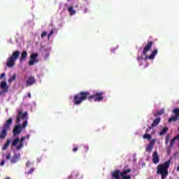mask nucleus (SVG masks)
Listing matches in <instances>:
<instances>
[{"label":"nucleus","mask_w":179,"mask_h":179,"mask_svg":"<svg viewBox=\"0 0 179 179\" xmlns=\"http://www.w3.org/2000/svg\"><path fill=\"white\" fill-rule=\"evenodd\" d=\"M0 166H1V167L3 166H5V160L3 159V160L1 162Z\"/></svg>","instance_id":"obj_35"},{"label":"nucleus","mask_w":179,"mask_h":179,"mask_svg":"<svg viewBox=\"0 0 179 179\" xmlns=\"http://www.w3.org/2000/svg\"><path fill=\"white\" fill-rule=\"evenodd\" d=\"M79 148H78V147H76V148H74L73 149V152H78V150Z\"/></svg>","instance_id":"obj_38"},{"label":"nucleus","mask_w":179,"mask_h":179,"mask_svg":"<svg viewBox=\"0 0 179 179\" xmlns=\"http://www.w3.org/2000/svg\"><path fill=\"white\" fill-rule=\"evenodd\" d=\"M37 57H38V54H37V53H32L30 55V60L29 62V65L33 66V65H34V62H38Z\"/></svg>","instance_id":"obj_8"},{"label":"nucleus","mask_w":179,"mask_h":179,"mask_svg":"<svg viewBox=\"0 0 179 179\" xmlns=\"http://www.w3.org/2000/svg\"><path fill=\"white\" fill-rule=\"evenodd\" d=\"M27 112H24L23 113L22 110H19L17 118H16V124L20 123V120H27Z\"/></svg>","instance_id":"obj_6"},{"label":"nucleus","mask_w":179,"mask_h":179,"mask_svg":"<svg viewBox=\"0 0 179 179\" xmlns=\"http://www.w3.org/2000/svg\"><path fill=\"white\" fill-rule=\"evenodd\" d=\"M151 129H152V127H148V128L146 129V131H145L146 134H148V132H149V131H150Z\"/></svg>","instance_id":"obj_39"},{"label":"nucleus","mask_w":179,"mask_h":179,"mask_svg":"<svg viewBox=\"0 0 179 179\" xmlns=\"http://www.w3.org/2000/svg\"><path fill=\"white\" fill-rule=\"evenodd\" d=\"M159 162H160L159 153H157V151H155L152 154V163H154V164H157Z\"/></svg>","instance_id":"obj_10"},{"label":"nucleus","mask_w":179,"mask_h":179,"mask_svg":"<svg viewBox=\"0 0 179 179\" xmlns=\"http://www.w3.org/2000/svg\"><path fill=\"white\" fill-rule=\"evenodd\" d=\"M0 89L3 92H6V93H8V91L9 90V86H8L6 82L1 81L0 83Z\"/></svg>","instance_id":"obj_12"},{"label":"nucleus","mask_w":179,"mask_h":179,"mask_svg":"<svg viewBox=\"0 0 179 179\" xmlns=\"http://www.w3.org/2000/svg\"><path fill=\"white\" fill-rule=\"evenodd\" d=\"M152 45H153L152 41L148 42L147 45L143 50V55H145V57L143 58V57L142 56L137 57V61L138 62H141V61H143V59H145V61H146L147 59H155V57H156L158 52L157 49H155L152 52V53L149 56H148V52L150 51V49L152 48Z\"/></svg>","instance_id":"obj_2"},{"label":"nucleus","mask_w":179,"mask_h":179,"mask_svg":"<svg viewBox=\"0 0 179 179\" xmlns=\"http://www.w3.org/2000/svg\"><path fill=\"white\" fill-rule=\"evenodd\" d=\"M28 97H29V99L31 98V94L29 93L28 94Z\"/></svg>","instance_id":"obj_41"},{"label":"nucleus","mask_w":179,"mask_h":179,"mask_svg":"<svg viewBox=\"0 0 179 179\" xmlns=\"http://www.w3.org/2000/svg\"><path fill=\"white\" fill-rule=\"evenodd\" d=\"M84 151L85 152H89V147L87 145L84 146Z\"/></svg>","instance_id":"obj_34"},{"label":"nucleus","mask_w":179,"mask_h":179,"mask_svg":"<svg viewBox=\"0 0 179 179\" xmlns=\"http://www.w3.org/2000/svg\"><path fill=\"white\" fill-rule=\"evenodd\" d=\"M19 57H20V52L17 50L14 51L11 56L7 59L6 65L8 68H13V66H15L16 59H18Z\"/></svg>","instance_id":"obj_4"},{"label":"nucleus","mask_w":179,"mask_h":179,"mask_svg":"<svg viewBox=\"0 0 179 179\" xmlns=\"http://www.w3.org/2000/svg\"><path fill=\"white\" fill-rule=\"evenodd\" d=\"M26 58H27V52L23 51L21 54V57L20 59V62H23V61H26Z\"/></svg>","instance_id":"obj_18"},{"label":"nucleus","mask_w":179,"mask_h":179,"mask_svg":"<svg viewBox=\"0 0 179 179\" xmlns=\"http://www.w3.org/2000/svg\"><path fill=\"white\" fill-rule=\"evenodd\" d=\"M160 121H162V118L160 117H157V119L154 120L152 124H151L152 128H155V127L159 125V124H160Z\"/></svg>","instance_id":"obj_17"},{"label":"nucleus","mask_w":179,"mask_h":179,"mask_svg":"<svg viewBox=\"0 0 179 179\" xmlns=\"http://www.w3.org/2000/svg\"><path fill=\"white\" fill-rule=\"evenodd\" d=\"M5 76H6L5 73H1L0 76V79H3V78H5Z\"/></svg>","instance_id":"obj_36"},{"label":"nucleus","mask_w":179,"mask_h":179,"mask_svg":"<svg viewBox=\"0 0 179 179\" xmlns=\"http://www.w3.org/2000/svg\"><path fill=\"white\" fill-rule=\"evenodd\" d=\"M111 176L114 179H121V177L120 176H121V171H120V169H116L111 172Z\"/></svg>","instance_id":"obj_11"},{"label":"nucleus","mask_w":179,"mask_h":179,"mask_svg":"<svg viewBox=\"0 0 179 179\" xmlns=\"http://www.w3.org/2000/svg\"><path fill=\"white\" fill-rule=\"evenodd\" d=\"M167 131H169V128H167V127H164V128L162 129V130L160 131L159 135H160L161 136H163V135H164V134H166V133L167 132Z\"/></svg>","instance_id":"obj_22"},{"label":"nucleus","mask_w":179,"mask_h":179,"mask_svg":"<svg viewBox=\"0 0 179 179\" xmlns=\"http://www.w3.org/2000/svg\"><path fill=\"white\" fill-rule=\"evenodd\" d=\"M9 146H10V140H7L2 148V150H6Z\"/></svg>","instance_id":"obj_21"},{"label":"nucleus","mask_w":179,"mask_h":179,"mask_svg":"<svg viewBox=\"0 0 179 179\" xmlns=\"http://www.w3.org/2000/svg\"><path fill=\"white\" fill-rule=\"evenodd\" d=\"M13 80H16V74H13L12 77L8 78V83H11L13 82Z\"/></svg>","instance_id":"obj_23"},{"label":"nucleus","mask_w":179,"mask_h":179,"mask_svg":"<svg viewBox=\"0 0 179 179\" xmlns=\"http://www.w3.org/2000/svg\"><path fill=\"white\" fill-rule=\"evenodd\" d=\"M176 138L173 137L171 140V142H170V144H169V146L170 148H173L174 147V144L176 143Z\"/></svg>","instance_id":"obj_25"},{"label":"nucleus","mask_w":179,"mask_h":179,"mask_svg":"<svg viewBox=\"0 0 179 179\" xmlns=\"http://www.w3.org/2000/svg\"><path fill=\"white\" fill-rule=\"evenodd\" d=\"M19 162V155H14L13 158L10 159V163L12 164H15V163H17Z\"/></svg>","instance_id":"obj_19"},{"label":"nucleus","mask_w":179,"mask_h":179,"mask_svg":"<svg viewBox=\"0 0 179 179\" xmlns=\"http://www.w3.org/2000/svg\"><path fill=\"white\" fill-rule=\"evenodd\" d=\"M8 131H9V129H5V127H3L0 133V139H5L6 138V136L8 135Z\"/></svg>","instance_id":"obj_13"},{"label":"nucleus","mask_w":179,"mask_h":179,"mask_svg":"<svg viewBox=\"0 0 179 179\" xmlns=\"http://www.w3.org/2000/svg\"><path fill=\"white\" fill-rule=\"evenodd\" d=\"M87 99L90 101H101L104 99L103 92H96L94 94L91 95L89 92H80L74 95L73 103L75 106L82 104Z\"/></svg>","instance_id":"obj_1"},{"label":"nucleus","mask_w":179,"mask_h":179,"mask_svg":"<svg viewBox=\"0 0 179 179\" xmlns=\"http://www.w3.org/2000/svg\"><path fill=\"white\" fill-rule=\"evenodd\" d=\"M155 142H156V140L153 139L152 140L149 145L146 147L147 152H152V150L153 149V146H155Z\"/></svg>","instance_id":"obj_15"},{"label":"nucleus","mask_w":179,"mask_h":179,"mask_svg":"<svg viewBox=\"0 0 179 179\" xmlns=\"http://www.w3.org/2000/svg\"><path fill=\"white\" fill-rule=\"evenodd\" d=\"M27 125H28L27 120L24 121L21 126L22 129H23V128H26Z\"/></svg>","instance_id":"obj_29"},{"label":"nucleus","mask_w":179,"mask_h":179,"mask_svg":"<svg viewBox=\"0 0 179 179\" xmlns=\"http://www.w3.org/2000/svg\"><path fill=\"white\" fill-rule=\"evenodd\" d=\"M6 93V92H3V90L0 91V96H2V94H5Z\"/></svg>","instance_id":"obj_40"},{"label":"nucleus","mask_w":179,"mask_h":179,"mask_svg":"<svg viewBox=\"0 0 179 179\" xmlns=\"http://www.w3.org/2000/svg\"><path fill=\"white\" fill-rule=\"evenodd\" d=\"M35 170L36 169L34 168H31L29 169V171L27 172V176H30V175L33 174V173H34Z\"/></svg>","instance_id":"obj_28"},{"label":"nucleus","mask_w":179,"mask_h":179,"mask_svg":"<svg viewBox=\"0 0 179 179\" xmlns=\"http://www.w3.org/2000/svg\"><path fill=\"white\" fill-rule=\"evenodd\" d=\"M36 83V79L34 77H30L27 80V86H31Z\"/></svg>","instance_id":"obj_16"},{"label":"nucleus","mask_w":179,"mask_h":179,"mask_svg":"<svg viewBox=\"0 0 179 179\" xmlns=\"http://www.w3.org/2000/svg\"><path fill=\"white\" fill-rule=\"evenodd\" d=\"M157 114L158 115H162V113L158 112Z\"/></svg>","instance_id":"obj_42"},{"label":"nucleus","mask_w":179,"mask_h":179,"mask_svg":"<svg viewBox=\"0 0 179 179\" xmlns=\"http://www.w3.org/2000/svg\"><path fill=\"white\" fill-rule=\"evenodd\" d=\"M170 163H171V161L169 160L164 164L158 165L157 173L161 175V179H166V177L169 176V167H170Z\"/></svg>","instance_id":"obj_3"},{"label":"nucleus","mask_w":179,"mask_h":179,"mask_svg":"<svg viewBox=\"0 0 179 179\" xmlns=\"http://www.w3.org/2000/svg\"><path fill=\"white\" fill-rule=\"evenodd\" d=\"M52 34H54V30H51L50 32L49 33V34L48 35V39L50 40V38L51 37V36H52Z\"/></svg>","instance_id":"obj_31"},{"label":"nucleus","mask_w":179,"mask_h":179,"mask_svg":"<svg viewBox=\"0 0 179 179\" xmlns=\"http://www.w3.org/2000/svg\"><path fill=\"white\" fill-rule=\"evenodd\" d=\"M169 142H170V134H167L165 137V144L169 145Z\"/></svg>","instance_id":"obj_27"},{"label":"nucleus","mask_w":179,"mask_h":179,"mask_svg":"<svg viewBox=\"0 0 179 179\" xmlns=\"http://www.w3.org/2000/svg\"><path fill=\"white\" fill-rule=\"evenodd\" d=\"M31 164L30 163V162L28 161V162L26 163V167H30Z\"/></svg>","instance_id":"obj_37"},{"label":"nucleus","mask_w":179,"mask_h":179,"mask_svg":"<svg viewBox=\"0 0 179 179\" xmlns=\"http://www.w3.org/2000/svg\"><path fill=\"white\" fill-rule=\"evenodd\" d=\"M69 12L70 15H75V13H76V11L75 10H73V7H69Z\"/></svg>","instance_id":"obj_26"},{"label":"nucleus","mask_w":179,"mask_h":179,"mask_svg":"<svg viewBox=\"0 0 179 179\" xmlns=\"http://www.w3.org/2000/svg\"><path fill=\"white\" fill-rule=\"evenodd\" d=\"M172 148L173 147H170V145L166 148V152H167L168 155H170L171 153V148Z\"/></svg>","instance_id":"obj_30"},{"label":"nucleus","mask_w":179,"mask_h":179,"mask_svg":"<svg viewBox=\"0 0 179 179\" xmlns=\"http://www.w3.org/2000/svg\"><path fill=\"white\" fill-rule=\"evenodd\" d=\"M13 121V119L12 118H9L8 120H6V123L3 125V128H5V129H10V125H12Z\"/></svg>","instance_id":"obj_14"},{"label":"nucleus","mask_w":179,"mask_h":179,"mask_svg":"<svg viewBox=\"0 0 179 179\" xmlns=\"http://www.w3.org/2000/svg\"><path fill=\"white\" fill-rule=\"evenodd\" d=\"M22 129H23L22 128V126L20 124L16 125L13 130V136H17V135L22 134Z\"/></svg>","instance_id":"obj_9"},{"label":"nucleus","mask_w":179,"mask_h":179,"mask_svg":"<svg viewBox=\"0 0 179 179\" xmlns=\"http://www.w3.org/2000/svg\"><path fill=\"white\" fill-rule=\"evenodd\" d=\"M177 171H179V166L177 168Z\"/></svg>","instance_id":"obj_43"},{"label":"nucleus","mask_w":179,"mask_h":179,"mask_svg":"<svg viewBox=\"0 0 179 179\" xmlns=\"http://www.w3.org/2000/svg\"><path fill=\"white\" fill-rule=\"evenodd\" d=\"M10 157H11L10 152H8V155L6 156V159L10 160Z\"/></svg>","instance_id":"obj_32"},{"label":"nucleus","mask_w":179,"mask_h":179,"mask_svg":"<svg viewBox=\"0 0 179 179\" xmlns=\"http://www.w3.org/2000/svg\"><path fill=\"white\" fill-rule=\"evenodd\" d=\"M20 143V139L19 138H15L12 143H11V146H14L15 148H17V143Z\"/></svg>","instance_id":"obj_20"},{"label":"nucleus","mask_w":179,"mask_h":179,"mask_svg":"<svg viewBox=\"0 0 179 179\" xmlns=\"http://www.w3.org/2000/svg\"><path fill=\"white\" fill-rule=\"evenodd\" d=\"M68 1H71V0H68Z\"/></svg>","instance_id":"obj_44"},{"label":"nucleus","mask_w":179,"mask_h":179,"mask_svg":"<svg viewBox=\"0 0 179 179\" xmlns=\"http://www.w3.org/2000/svg\"><path fill=\"white\" fill-rule=\"evenodd\" d=\"M26 139H30V135L27 134L26 136L21 137L20 143L16 147L17 150H22V149L23 148V146H24L23 142H24V141H26Z\"/></svg>","instance_id":"obj_7"},{"label":"nucleus","mask_w":179,"mask_h":179,"mask_svg":"<svg viewBox=\"0 0 179 179\" xmlns=\"http://www.w3.org/2000/svg\"><path fill=\"white\" fill-rule=\"evenodd\" d=\"M143 139H148V141H150L152 139V135L148 134V133L145 134L143 136Z\"/></svg>","instance_id":"obj_24"},{"label":"nucleus","mask_w":179,"mask_h":179,"mask_svg":"<svg viewBox=\"0 0 179 179\" xmlns=\"http://www.w3.org/2000/svg\"><path fill=\"white\" fill-rule=\"evenodd\" d=\"M173 114H174V116H171L168 122H177L178 121L179 118V108H174L172 110Z\"/></svg>","instance_id":"obj_5"},{"label":"nucleus","mask_w":179,"mask_h":179,"mask_svg":"<svg viewBox=\"0 0 179 179\" xmlns=\"http://www.w3.org/2000/svg\"><path fill=\"white\" fill-rule=\"evenodd\" d=\"M45 36H47V31H43L41 34V38H44V37H45Z\"/></svg>","instance_id":"obj_33"}]
</instances>
